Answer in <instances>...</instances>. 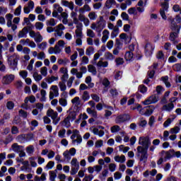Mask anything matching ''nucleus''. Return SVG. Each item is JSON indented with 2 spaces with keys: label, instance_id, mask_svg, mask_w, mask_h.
Segmentation results:
<instances>
[{
  "label": "nucleus",
  "instance_id": "nucleus-1",
  "mask_svg": "<svg viewBox=\"0 0 181 181\" xmlns=\"http://www.w3.org/2000/svg\"><path fill=\"white\" fill-rule=\"evenodd\" d=\"M105 28V21L103 17H100V21L92 23L90 25V28L96 32L99 37H101V33L104 30Z\"/></svg>",
  "mask_w": 181,
  "mask_h": 181
},
{
  "label": "nucleus",
  "instance_id": "nucleus-2",
  "mask_svg": "<svg viewBox=\"0 0 181 181\" xmlns=\"http://www.w3.org/2000/svg\"><path fill=\"white\" fill-rule=\"evenodd\" d=\"M64 29H66V27H64L63 24L60 23L54 28L47 27V32L48 33H52V32H54V36H55V37H62V36H63V35L64 34V32H63Z\"/></svg>",
  "mask_w": 181,
  "mask_h": 181
},
{
  "label": "nucleus",
  "instance_id": "nucleus-3",
  "mask_svg": "<svg viewBox=\"0 0 181 181\" xmlns=\"http://www.w3.org/2000/svg\"><path fill=\"white\" fill-rule=\"evenodd\" d=\"M76 29L75 30L74 39H76V46H81L83 45V23L76 24Z\"/></svg>",
  "mask_w": 181,
  "mask_h": 181
},
{
  "label": "nucleus",
  "instance_id": "nucleus-4",
  "mask_svg": "<svg viewBox=\"0 0 181 181\" xmlns=\"http://www.w3.org/2000/svg\"><path fill=\"white\" fill-rule=\"evenodd\" d=\"M76 153H77V150L75 148H71L69 150L64 151L63 156L65 162H70L71 157L76 156Z\"/></svg>",
  "mask_w": 181,
  "mask_h": 181
},
{
  "label": "nucleus",
  "instance_id": "nucleus-5",
  "mask_svg": "<svg viewBox=\"0 0 181 181\" xmlns=\"http://www.w3.org/2000/svg\"><path fill=\"white\" fill-rule=\"evenodd\" d=\"M47 115L52 118V124H54V125H57L60 122V117H59V114L57 113V112H54V110L52 109L47 110Z\"/></svg>",
  "mask_w": 181,
  "mask_h": 181
},
{
  "label": "nucleus",
  "instance_id": "nucleus-6",
  "mask_svg": "<svg viewBox=\"0 0 181 181\" xmlns=\"http://www.w3.org/2000/svg\"><path fill=\"white\" fill-rule=\"evenodd\" d=\"M153 111H155V106L149 105L144 107H141L140 110V115H145V117H150L153 114Z\"/></svg>",
  "mask_w": 181,
  "mask_h": 181
},
{
  "label": "nucleus",
  "instance_id": "nucleus-7",
  "mask_svg": "<svg viewBox=\"0 0 181 181\" xmlns=\"http://www.w3.org/2000/svg\"><path fill=\"white\" fill-rule=\"evenodd\" d=\"M74 119H76V113L70 112L62 122V125L66 128H70V127L71 126L70 121H74Z\"/></svg>",
  "mask_w": 181,
  "mask_h": 181
},
{
  "label": "nucleus",
  "instance_id": "nucleus-8",
  "mask_svg": "<svg viewBox=\"0 0 181 181\" xmlns=\"http://www.w3.org/2000/svg\"><path fill=\"white\" fill-rule=\"evenodd\" d=\"M18 60H19V55L16 54H13V55L8 57V64L13 69H15V67L18 66Z\"/></svg>",
  "mask_w": 181,
  "mask_h": 181
},
{
  "label": "nucleus",
  "instance_id": "nucleus-9",
  "mask_svg": "<svg viewBox=\"0 0 181 181\" xmlns=\"http://www.w3.org/2000/svg\"><path fill=\"white\" fill-rule=\"evenodd\" d=\"M158 101H159V97L156 95H152L142 102V103L144 105H149L150 104H156Z\"/></svg>",
  "mask_w": 181,
  "mask_h": 181
},
{
  "label": "nucleus",
  "instance_id": "nucleus-10",
  "mask_svg": "<svg viewBox=\"0 0 181 181\" xmlns=\"http://www.w3.org/2000/svg\"><path fill=\"white\" fill-rule=\"evenodd\" d=\"M59 87L56 85H53L50 88L49 91V100H53V98H55L56 97H59Z\"/></svg>",
  "mask_w": 181,
  "mask_h": 181
},
{
  "label": "nucleus",
  "instance_id": "nucleus-11",
  "mask_svg": "<svg viewBox=\"0 0 181 181\" xmlns=\"http://www.w3.org/2000/svg\"><path fill=\"white\" fill-rule=\"evenodd\" d=\"M139 145L149 148V146L151 145V139L148 136H141L139 139Z\"/></svg>",
  "mask_w": 181,
  "mask_h": 181
},
{
  "label": "nucleus",
  "instance_id": "nucleus-12",
  "mask_svg": "<svg viewBox=\"0 0 181 181\" xmlns=\"http://www.w3.org/2000/svg\"><path fill=\"white\" fill-rule=\"evenodd\" d=\"M96 66L99 73H106L107 70L105 69V67H108V62H103L100 60L97 63Z\"/></svg>",
  "mask_w": 181,
  "mask_h": 181
},
{
  "label": "nucleus",
  "instance_id": "nucleus-13",
  "mask_svg": "<svg viewBox=\"0 0 181 181\" xmlns=\"http://www.w3.org/2000/svg\"><path fill=\"white\" fill-rule=\"evenodd\" d=\"M20 43L21 45H23V46H29V47H31L32 49L36 47V43L29 38L21 40Z\"/></svg>",
  "mask_w": 181,
  "mask_h": 181
},
{
  "label": "nucleus",
  "instance_id": "nucleus-14",
  "mask_svg": "<svg viewBox=\"0 0 181 181\" xmlns=\"http://www.w3.org/2000/svg\"><path fill=\"white\" fill-rule=\"evenodd\" d=\"M15 80V75L13 74H9V75H6L5 76L3 77L1 83L3 84H11L13 81Z\"/></svg>",
  "mask_w": 181,
  "mask_h": 181
},
{
  "label": "nucleus",
  "instance_id": "nucleus-15",
  "mask_svg": "<svg viewBox=\"0 0 181 181\" xmlns=\"http://www.w3.org/2000/svg\"><path fill=\"white\" fill-rule=\"evenodd\" d=\"M63 7L60 6V5L55 4H54V11L52 12L53 18H57L59 16V13H63Z\"/></svg>",
  "mask_w": 181,
  "mask_h": 181
},
{
  "label": "nucleus",
  "instance_id": "nucleus-16",
  "mask_svg": "<svg viewBox=\"0 0 181 181\" xmlns=\"http://www.w3.org/2000/svg\"><path fill=\"white\" fill-rule=\"evenodd\" d=\"M154 49L155 46L151 43H147L144 47L146 56H152Z\"/></svg>",
  "mask_w": 181,
  "mask_h": 181
},
{
  "label": "nucleus",
  "instance_id": "nucleus-17",
  "mask_svg": "<svg viewBox=\"0 0 181 181\" xmlns=\"http://www.w3.org/2000/svg\"><path fill=\"white\" fill-rule=\"evenodd\" d=\"M49 54H60L62 53V48L57 45H55L54 47H51L48 49Z\"/></svg>",
  "mask_w": 181,
  "mask_h": 181
},
{
  "label": "nucleus",
  "instance_id": "nucleus-18",
  "mask_svg": "<svg viewBox=\"0 0 181 181\" xmlns=\"http://www.w3.org/2000/svg\"><path fill=\"white\" fill-rule=\"evenodd\" d=\"M78 22H83L84 25L86 27L90 25V20L81 13H80L78 16Z\"/></svg>",
  "mask_w": 181,
  "mask_h": 181
},
{
  "label": "nucleus",
  "instance_id": "nucleus-19",
  "mask_svg": "<svg viewBox=\"0 0 181 181\" xmlns=\"http://www.w3.org/2000/svg\"><path fill=\"white\" fill-rule=\"evenodd\" d=\"M61 5L62 6H65L66 8H69L71 11H74V2L69 1L67 0H62Z\"/></svg>",
  "mask_w": 181,
  "mask_h": 181
},
{
  "label": "nucleus",
  "instance_id": "nucleus-20",
  "mask_svg": "<svg viewBox=\"0 0 181 181\" xmlns=\"http://www.w3.org/2000/svg\"><path fill=\"white\" fill-rule=\"evenodd\" d=\"M129 119V116L127 115H119L116 117L115 122L116 124H122V122H125Z\"/></svg>",
  "mask_w": 181,
  "mask_h": 181
},
{
  "label": "nucleus",
  "instance_id": "nucleus-21",
  "mask_svg": "<svg viewBox=\"0 0 181 181\" xmlns=\"http://www.w3.org/2000/svg\"><path fill=\"white\" fill-rule=\"evenodd\" d=\"M29 33V29L28 27H24L21 30L18 32V37L22 39L23 37H28V33Z\"/></svg>",
  "mask_w": 181,
  "mask_h": 181
},
{
  "label": "nucleus",
  "instance_id": "nucleus-22",
  "mask_svg": "<svg viewBox=\"0 0 181 181\" xmlns=\"http://www.w3.org/2000/svg\"><path fill=\"white\" fill-rule=\"evenodd\" d=\"M175 108V105L173 103H168L163 106V111H165L166 112H172L173 109Z\"/></svg>",
  "mask_w": 181,
  "mask_h": 181
},
{
  "label": "nucleus",
  "instance_id": "nucleus-23",
  "mask_svg": "<svg viewBox=\"0 0 181 181\" xmlns=\"http://www.w3.org/2000/svg\"><path fill=\"white\" fill-rule=\"evenodd\" d=\"M103 36L101 38L102 43H106L110 38V31L107 29L104 30L102 33Z\"/></svg>",
  "mask_w": 181,
  "mask_h": 181
},
{
  "label": "nucleus",
  "instance_id": "nucleus-24",
  "mask_svg": "<svg viewBox=\"0 0 181 181\" xmlns=\"http://www.w3.org/2000/svg\"><path fill=\"white\" fill-rule=\"evenodd\" d=\"M71 74H72V76H76L78 79L83 78V74L81 71H78V69L76 68L71 69Z\"/></svg>",
  "mask_w": 181,
  "mask_h": 181
},
{
  "label": "nucleus",
  "instance_id": "nucleus-25",
  "mask_svg": "<svg viewBox=\"0 0 181 181\" xmlns=\"http://www.w3.org/2000/svg\"><path fill=\"white\" fill-rule=\"evenodd\" d=\"M91 11V7L88 4H85L83 7L79 8V13H86V12H90Z\"/></svg>",
  "mask_w": 181,
  "mask_h": 181
},
{
  "label": "nucleus",
  "instance_id": "nucleus-26",
  "mask_svg": "<svg viewBox=\"0 0 181 181\" xmlns=\"http://www.w3.org/2000/svg\"><path fill=\"white\" fill-rule=\"evenodd\" d=\"M71 18L73 20V23H74V25H78L81 23V22L78 21V18H77V13H76V11H71Z\"/></svg>",
  "mask_w": 181,
  "mask_h": 181
},
{
  "label": "nucleus",
  "instance_id": "nucleus-27",
  "mask_svg": "<svg viewBox=\"0 0 181 181\" xmlns=\"http://www.w3.org/2000/svg\"><path fill=\"white\" fill-rule=\"evenodd\" d=\"M115 162H117L118 163H125V160H127V158H125V156H116L114 158Z\"/></svg>",
  "mask_w": 181,
  "mask_h": 181
},
{
  "label": "nucleus",
  "instance_id": "nucleus-28",
  "mask_svg": "<svg viewBox=\"0 0 181 181\" xmlns=\"http://www.w3.org/2000/svg\"><path fill=\"white\" fill-rule=\"evenodd\" d=\"M148 149H149V147L143 146H137V152L138 153H141V155L148 153Z\"/></svg>",
  "mask_w": 181,
  "mask_h": 181
},
{
  "label": "nucleus",
  "instance_id": "nucleus-29",
  "mask_svg": "<svg viewBox=\"0 0 181 181\" xmlns=\"http://www.w3.org/2000/svg\"><path fill=\"white\" fill-rule=\"evenodd\" d=\"M117 4V2L115 1V0H107L105 3V7L107 9H111V8H112L113 5H115Z\"/></svg>",
  "mask_w": 181,
  "mask_h": 181
},
{
  "label": "nucleus",
  "instance_id": "nucleus-30",
  "mask_svg": "<svg viewBox=\"0 0 181 181\" xmlns=\"http://www.w3.org/2000/svg\"><path fill=\"white\" fill-rule=\"evenodd\" d=\"M46 25L47 28H53V26L57 25V21L54 20V18H50L46 21Z\"/></svg>",
  "mask_w": 181,
  "mask_h": 181
},
{
  "label": "nucleus",
  "instance_id": "nucleus-31",
  "mask_svg": "<svg viewBox=\"0 0 181 181\" xmlns=\"http://www.w3.org/2000/svg\"><path fill=\"white\" fill-rule=\"evenodd\" d=\"M11 148L13 152H17L19 153L23 149V146L18 145V144L15 143L11 146Z\"/></svg>",
  "mask_w": 181,
  "mask_h": 181
},
{
  "label": "nucleus",
  "instance_id": "nucleus-32",
  "mask_svg": "<svg viewBox=\"0 0 181 181\" xmlns=\"http://www.w3.org/2000/svg\"><path fill=\"white\" fill-rule=\"evenodd\" d=\"M71 168H80V163L76 158H73L71 160Z\"/></svg>",
  "mask_w": 181,
  "mask_h": 181
},
{
  "label": "nucleus",
  "instance_id": "nucleus-33",
  "mask_svg": "<svg viewBox=\"0 0 181 181\" xmlns=\"http://www.w3.org/2000/svg\"><path fill=\"white\" fill-rule=\"evenodd\" d=\"M88 71H89V73H91L93 76H97V69L93 65L90 64L88 66Z\"/></svg>",
  "mask_w": 181,
  "mask_h": 181
},
{
  "label": "nucleus",
  "instance_id": "nucleus-34",
  "mask_svg": "<svg viewBox=\"0 0 181 181\" xmlns=\"http://www.w3.org/2000/svg\"><path fill=\"white\" fill-rule=\"evenodd\" d=\"M118 35H119V28L118 27H115L111 33V39H115Z\"/></svg>",
  "mask_w": 181,
  "mask_h": 181
},
{
  "label": "nucleus",
  "instance_id": "nucleus-35",
  "mask_svg": "<svg viewBox=\"0 0 181 181\" xmlns=\"http://www.w3.org/2000/svg\"><path fill=\"white\" fill-rule=\"evenodd\" d=\"M71 103L72 104H74V105H76V107H78V105H81V100H80V98L78 96L74 98L71 100Z\"/></svg>",
  "mask_w": 181,
  "mask_h": 181
},
{
  "label": "nucleus",
  "instance_id": "nucleus-36",
  "mask_svg": "<svg viewBox=\"0 0 181 181\" xmlns=\"http://www.w3.org/2000/svg\"><path fill=\"white\" fill-rule=\"evenodd\" d=\"M83 142V137H81V135H77L76 139L72 140V144L74 145H80Z\"/></svg>",
  "mask_w": 181,
  "mask_h": 181
},
{
  "label": "nucleus",
  "instance_id": "nucleus-37",
  "mask_svg": "<svg viewBox=\"0 0 181 181\" xmlns=\"http://www.w3.org/2000/svg\"><path fill=\"white\" fill-rule=\"evenodd\" d=\"M110 93L111 95V97H112V98H117L119 95V92H118V90L116 88L110 89Z\"/></svg>",
  "mask_w": 181,
  "mask_h": 181
},
{
  "label": "nucleus",
  "instance_id": "nucleus-38",
  "mask_svg": "<svg viewBox=\"0 0 181 181\" xmlns=\"http://www.w3.org/2000/svg\"><path fill=\"white\" fill-rule=\"evenodd\" d=\"M124 57L127 62H131V60L134 59V54L131 51L127 52L124 55Z\"/></svg>",
  "mask_w": 181,
  "mask_h": 181
},
{
  "label": "nucleus",
  "instance_id": "nucleus-39",
  "mask_svg": "<svg viewBox=\"0 0 181 181\" xmlns=\"http://www.w3.org/2000/svg\"><path fill=\"white\" fill-rule=\"evenodd\" d=\"M57 80H59V78L54 76H52L49 78H45V81H47L48 84H52V83H53L54 81H57Z\"/></svg>",
  "mask_w": 181,
  "mask_h": 181
},
{
  "label": "nucleus",
  "instance_id": "nucleus-40",
  "mask_svg": "<svg viewBox=\"0 0 181 181\" xmlns=\"http://www.w3.org/2000/svg\"><path fill=\"white\" fill-rule=\"evenodd\" d=\"M116 45H117V47L113 49V54H115V56H118V54L119 53V49H121V47H119V46L121 45V42L117 40Z\"/></svg>",
  "mask_w": 181,
  "mask_h": 181
},
{
  "label": "nucleus",
  "instance_id": "nucleus-41",
  "mask_svg": "<svg viewBox=\"0 0 181 181\" xmlns=\"http://www.w3.org/2000/svg\"><path fill=\"white\" fill-rule=\"evenodd\" d=\"M174 156L173 149H171L167 152H165V159H172Z\"/></svg>",
  "mask_w": 181,
  "mask_h": 181
},
{
  "label": "nucleus",
  "instance_id": "nucleus-42",
  "mask_svg": "<svg viewBox=\"0 0 181 181\" xmlns=\"http://www.w3.org/2000/svg\"><path fill=\"white\" fill-rule=\"evenodd\" d=\"M83 101H88L90 100V93L88 91L85 90L81 96Z\"/></svg>",
  "mask_w": 181,
  "mask_h": 181
},
{
  "label": "nucleus",
  "instance_id": "nucleus-43",
  "mask_svg": "<svg viewBox=\"0 0 181 181\" xmlns=\"http://www.w3.org/2000/svg\"><path fill=\"white\" fill-rule=\"evenodd\" d=\"M85 83L88 84L90 88H93V87H94V83H91V76H87L85 79Z\"/></svg>",
  "mask_w": 181,
  "mask_h": 181
},
{
  "label": "nucleus",
  "instance_id": "nucleus-44",
  "mask_svg": "<svg viewBox=\"0 0 181 181\" xmlns=\"http://www.w3.org/2000/svg\"><path fill=\"white\" fill-rule=\"evenodd\" d=\"M25 102L26 103H30L31 104H33L34 103H36V98L34 95H30L25 98Z\"/></svg>",
  "mask_w": 181,
  "mask_h": 181
},
{
  "label": "nucleus",
  "instance_id": "nucleus-45",
  "mask_svg": "<svg viewBox=\"0 0 181 181\" xmlns=\"http://www.w3.org/2000/svg\"><path fill=\"white\" fill-rule=\"evenodd\" d=\"M59 87L61 91H66L67 90V86H66V82L59 81Z\"/></svg>",
  "mask_w": 181,
  "mask_h": 181
},
{
  "label": "nucleus",
  "instance_id": "nucleus-46",
  "mask_svg": "<svg viewBox=\"0 0 181 181\" xmlns=\"http://www.w3.org/2000/svg\"><path fill=\"white\" fill-rule=\"evenodd\" d=\"M35 42L36 43H40L42 40H43V37H42V35H40V33L37 32L35 37L34 38Z\"/></svg>",
  "mask_w": 181,
  "mask_h": 181
},
{
  "label": "nucleus",
  "instance_id": "nucleus-47",
  "mask_svg": "<svg viewBox=\"0 0 181 181\" xmlns=\"http://www.w3.org/2000/svg\"><path fill=\"white\" fill-rule=\"evenodd\" d=\"M86 56H91V54H94V47H88L86 50Z\"/></svg>",
  "mask_w": 181,
  "mask_h": 181
},
{
  "label": "nucleus",
  "instance_id": "nucleus-48",
  "mask_svg": "<svg viewBox=\"0 0 181 181\" xmlns=\"http://www.w3.org/2000/svg\"><path fill=\"white\" fill-rule=\"evenodd\" d=\"M16 139L17 141H18V142H21V143L26 142V136L25 134L18 135L16 137Z\"/></svg>",
  "mask_w": 181,
  "mask_h": 181
},
{
  "label": "nucleus",
  "instance_id": "nucleus-49",
  "mask_svg": "<svg viewBox=\"0 0 181 181\" xmlns=\"http://www.w3.org/2000/svg\"><path fill=\"white\" fill-rule=\"evenodd\" d=\"M102 146H104V141L100 139V140H97L95 142V148H102Z\"/></svg>",
  "mask_w": 181,
  "mask_h": 181
},
{
  "label": "nucleus",
  "instance_id": "nucleus-50",
  "mask_svg": "<svg viewBox=\"0 0 181 181\" xmlns=\"http://www.w3.org/2000/svg\"><path fill=\"white\" fill-rule=\"evenodd\" d=\"M130 109L133 111H134V110H137V111H139V114H140V110H142V106L139 104H135L132 105Z\"/></svg>",
  "mask_w": 181,
  "mask_h": 181
},
{
  "label": "nucleus",
  "instance_id": "nucleus-51",
  "mask_svg": "<svg viewBox=\"0 0 181 181\" xmlns=\"http://www.w3.org/2000/svg\"><path fill=\"white\" fill-rule=\"evenodd\" d=\"M110 131L112 134H115V132H119L121 131V127L118 125H115L110 128Z\"/></svg>",
  "mask_w": 181,
  "mask_h": 181
},
{
  "label": "nucleus",
  "instance_id": "nucleus-52",
  "mask_svg": "<svg viewBox=\"0 0 181 181\" xmlns=\"http://www.w3.org/2000/svg\"><path fill=\"white\" fill-rule=\"evenodd\" d=\"M56 177H57V174L55 171H49V180L54 181L56 180Z\"/></svg>",
  "mask_w": 181,
  "mask_h": 181
},
{
  "label": "nucleus",
  "instance_id": "nucleus-53",
  "mask_svg": "<svg viewBox=\"0 0 181 181\" xmlns=\"http://www.w3.org/2000/svg\"><path fill=\"white\" fill-rule=\"evenodd\" d=\"M26 152L28 155H32L35 152V147L32 145L26 147Z\"/></svg>",
  "mask_w": 181,
  "mask_h": 181
},
{
  "label": "nucleus",
  "instance_id": "nucleus-54",
  "mask_svg": "<svg viewBox=\"0 0 181 181\" xmlns=\"http://www.w3.org/2000/svg\"><path fill=\"white\" fill-rule=\"evenodd\" d=\"M162 81L165 84L166 87H168V88H169V87H170V83H169L168 80H169V77L168 76H163L161 78Z\"/></svg>",
  "mask_w": 181,
  "mask_h": 181
},
{
  "label": "nucleus",
  "instance_id": "nucleus-55",
  "mask_svg": "<svg viewBox=\"0 0 181 181\" xmlns=\"http://www.w3.org/2000/svg\"><path fill=\"white\" fill-rule=\"evenodd\" d=\"M179 34V29L177 30L176 33H172L170 35V40L171 42H175V40L176 39V37H177V35Z\"/></svg>",
  "mask_w": 181,
  "mask_h": 181
},
{
  "label": "nucleus",
  "instance_id": "nucleus-56",
  "mask_svg": "<svg viewBox=\"0 0 181 181\" xmlns=\"http://www.w3.org/2000/svg\"><path fill=\"white\" fill-rule=\"evenodd\" d=\"M22 12V6L19 5L14 11L15 16H21V13Z\"/></svg>",
  "mask_w": 181,
  "mask_h": 181
},
{
  "label": "nucleus",
  "instance_id": "nucleus-57",
  "mask_svg": "<svg viewBox=\"0 0 181 181\" xmlns=\"http://www.w3.org/2000/svg\"><path fill=\"white\" fill-rule=\"evenodd\" d=\"M35 26L37 30H42V29H43V27L45 26V24H43V23L42 22H37L35 23Z\"/></svg>",
  "mask_w": 181,
  "mask_h": 181
},
{
  "label": "nucleus",
  "instance_id": "nucleus-58",
  "mask_svg": "<svg viewBox=\"0 0 181 181\" xmlns=\"http://www.w3.org/2000/svg\"><path fill=\"white\" fill-rule=\"evenodd\" d=\"M86 35L88 37H95V33L91 29H87Z\"/></svg>",
  "mask_w": 181,
  "mask_h": 181
},
{
  "label": "nucleus",
  "instance_id": "nucleus-59",
  "mask_svg": "<svg viewBox=\"0 0 181 181\" xmlns=\"http://www.w3.org/2000/svg\"><path fill=\"white\" fill-rule=\"evenodd\" d=\"M37 59V60H45V59H46V54L45 52H39Z\"/></svg>",
  "mask_w": 181,
  "mask_h": 181
},
{
  "label": "nucleus",
  "instance_id": "nucleus-60",
  "mask_svg": "<svg viewBox=\"0 0 181 181\" xmlns=\"http://www.w3.org/2000/svg\"><path fill=\"white\" fill-rule=\"evenodd\" d=\"M35 157H30L29 158L30 163L32 166V168H37V163L35 161Z\"/></svg>",
  "mask_w": 181,
  "mask_h": 181
},
{
  "label": "nucleus",
  "instance_id": "nucleus-61",
  "mask_svg": "<svg viewBox=\"0 0 181 181\" xmlns=\"http://www.w3.org/2000/svg\"><path fill=\"white\" fill-rule=\"evenodd\" d=\"M173 11L177 13L180 12V15H181V6L179 4H175L173 6Z\"/></svg>",
  "mask_w": 181,
  "mask_h": 181
},
{
  "label": "nucleus",
  "instance_id": "nucleus-62",
  "mask_svg": "<svg viewBox=\"0 0 181 181\" xmlns=\"http://www.w3.org/2000/svg\"><path fill=\"white\" fill-rule=\"evenodd\" d=\"M33 76L35 81H40V80H42V78H43L42 75L39 74L37 72H35Z\"/></svg>",
  "mask_w": 181,
  "mask_h": 181
},
{
  "label": "nucleus",
  "instance_id": "nucleus-63",
  "mask_svg": "<svg viewBox=\"0 0 181 181\" xmlns=\"http://www.w3.org/2000/svg\"><path fill=\"white\" fill-rule=\"evenodd\" d=\"M40 94H41V98H40V101H46V90H40Z\"/></svg>",
  "mask_w": 181,
  "mask_h": 181
},
{
  "label": "nucleus",
  "instance_id": "nucleus-64",
  "mask_svg": "<svg viewBox=\"0 0 181 181\" xmlns=\"http://www.w3.org/2000/svg\"><path fill=\"white\" fill-rule=\"evenodd\" d=\"M173 69L174 71H180L181 70V64H175L173 66Z\"/></svg>",
  "mask_w": 181,
  "mask_h": 181
}]
</instances>
